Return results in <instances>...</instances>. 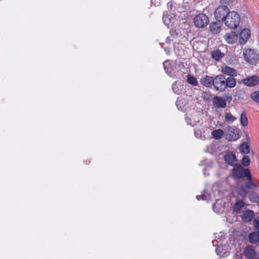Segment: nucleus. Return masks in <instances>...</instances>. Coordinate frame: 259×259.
Returning <instances> with one entry per match:
<instances>
[{
	"label": "nucleus",
	"mask_w": 259,
	"mask_h": 259,
	"mask_svg": "<svg viewBox=\"0 0 259 259\" xmlns=\"http://www.w3.org/2000/svg\"><path fill=\"white\" fill-rule=\"evenodd\" d=\"M194 135L195 137L199 139L204 140L205 139V137L201 134V132L200 130H194Z\"/></svg>",
	"instance_id": "35"
},
{
	"label": "nucleus",
	"mask_w": 259,
	"mask_h": 259,
	"mask_svg": "<svg viewBox=\"0 0 259 259\" xmlns=\"http://www.w3.org/2000/svg\"><path fill=\"white\" fill-rule=\"evenodd\" d=\"M245 140H246V141L244 142H247L248 144H249L250 138L249 136V134L248 133H246L245 134Z\"/></svg>",
	"instance_id": "41"
},
{
	"label": "nucleus",
	"mask_w": 259,
	"mask_h": 259,
	"mask_svg": "<svg viewBox=\"0 0 259 259\" xmlns=\"http://www.w3.org/2000/svg\"><path fill=\"white\" fill-rule=\"evenodd\" d=\"M222 71L224 74L229 75V76H237V72L236 70L229 66H226L223 68Z\"/></svg>",
	"instance_id": "18"
},
{
	"label": "nucleus",
	"mask_w": 259,
	"mask_h": 259,
	"mask_svg": "<svg viewBox=\"0 0 259 259\" xmlns=\"http://www.w3.org/2000/svg\"><path fill=\"white\" fill-rule=\"evenodd\" d=\"M226 77L224 75H219L214 78L213 86L219 92H224L226 89Z\"/></svg>",
	"instance_id": "8"
},
{
	"label": "nucleus",
	"mask_w": 259,
	"mask_h": 259,
	"mask_svg": "<svg viewBox=\"0 0 259 259\" xmlns=\"http://www.w3.org/2000/svg\"><path fill=\"white\" fill-rule=\"evenodd\" d=\"M151 3L155 6H159L160 5V0H151Z\"/></svg>",
	"instance_id": "38"
},
{
	"label": "nucleus",
	"mask_w": 259,
	"mask_h": 259,
	"mask_svg": "<svg viewBox=\"0 0 259 259\" xmlns=\"http://www.w3.org/2000/svg\"><path fill=\"white\" fill-rule=\"evenodd\" d=\"M217 187V185H213L212 186V192L213 193L214 195H215V189Z\"/></svg>",
	"instance_id": "43"
},
{
	"label": "nucleus",
	"mask_w": 259,
	"mask_h": 259,
	"mask_svg": "<svg viewBox=\"0 0 259 259\" xmlns=\"http://www.w3.org/2000/svg\"><path fill=\"white\" fill-rule=\"evenodd\" d=\"M212 137L215 140H219L225 136V131L222 129L213 130L211 133Z\"/></svg>",
	"instance_id": "23"
},
{
	"label": "nucleus",
	"mask_w": 259,
	"mask_h": 259,
	"mask_svg": "<svg viewBox=\"0 0 259 259\" xmlns=\"http://www.w3.org/2000/svg\"><path fill=\"white\" fill-rule=\"evenodd\" d=\"M179 65H180V66L181 65H182V66H184V65H182V64H179Z\"/></svg>",
	"instance_id": "49"
},
{
	"label": "nucleus",
	"mask_w": 259,
	"mask_h": 259,
	"mask_svg": "<svg viewBox=\"0 0 259 259\" xmlns=\"http://www.w3.org/2000/svg\"><path fill=\"white\" fill-rule=\"evenodd\" d=\"M241 163L244 166H247L250 163V159L248 156H243L242 159Z\"/></svg>",
	"instance_id": "31"
},
{
	"label": "nucleus",
	"mask_w": 259,
	"mask_h": 259,
	"mask_svg": "<svg viewBox=\"0 0 259 259\" xmlns=\"http://www.w3.org/2000/svg\"><path fill=\"white\" fill-rule=\"evenodd\" d=\"M187 81L189 83L194 86H196L198 84L196 78L194 76L189 74L187 75Z\"/></svg>",
	"instance_id": "29"
},
{
	"label": "nucleus",
	"mask_w": 259,
	"mask_h": 259,
	"mask_svg": "<svg viewBox=\"0 0 259 259\" xmlns=\"http://www.w3.org/2000/svg\"><path fill=\"white\" fill-rule=\"evenodd\" d=\"M250 97L253 101L259 104V91L252 92L251 94Z\"/></svg>",
	"instance_id": "30"
},
{
	"label": "nucleus",
	"mask_w": 259,
	"mask_h": 259,
	"mask_svg": "<svg viewBox=\"0 0 259 259\" xmlns=\"http://www.w3.org/2000/svg\"><path fill=\"white\" fill-rule=\"evenodd\" d=\"M194 25L198 28H203L206 27L209 23L208 16L203 13L197 14L193 19Z\"/></svg>",
	"instance_id": "7"
},
{
	"label": "nucleus",
	"mask_w": 259,
	"mask_h": 259,
	"mask_svg": "<svg viewBox=\"0 0 259 259\" xmlns=\"http://www.w3.org/2000/svg\"><path fill=\"white\" fill-rule=\"evenodd\" d=\"M235 76H229L228 78H226L225 82L226 85V88L229 87L230 88H233L235 87L236 84V81L234 78Z\"/></svg>",
	"instance_id": "24"
},
{
	"label": "nucleus",
	"mask_w": 259,
	"mask_h": 259,
	"mask_svg": "<svg viewBox=\"0 0 259 259\" xmlns=\"http://www.w3.org/2000/svg\"><path fill=\"white\" fill-rule=\"evenodd\" d=\"M205 169H206V168H204V171H205ZM204 175L205 176H206V173H205V171H204Z\"/></svg>",
	"instance_id": "48"
},
{
	"label": "nucleus",
	"mask_w": 259,
	"mask_h": 259,
	"mask_svg": "<svg viewBox=\"0 0 259 259\" xmlns=\"http://www.w3.org/2000/svg\"><path fill=\"white\" fill-rule=\"evenodd\" d=\"M241 133L238 128L228 126L225 130V138L229 142H234L239 139Z\"/></svg>",
	"instance_id": "4"
},
{
	"label": "nucleus",
	"mask_w": 259,
	"mask_h": 259,
	"mask_svg": "<svg viewBox=\"0 0 259 259\" xmlns=\"http://www.w3.org/2000/svg\"><path fill=\"white\" fill-rule=\"evenodd\" d=\"M212 104L217 108H225L227 106V100L223 97L215 96L213 99Z\"/></svg>",
	"instance_id": "12"
},
{
	"label": "nucleus",
	"mask_w": 259,
	"mask_h": 259,
	"mask_svg": "<svg viewBox=\"0 0 259 259\" xmlns=\"http://www.w3.org/2000/svg\"><path fill=\"white\" fill-rule=\"evenodd\" d=\"M240 16L238 13L236 11H230L226 18L224 24L228 28L230 29H235L239 25L240 22Z\"/></svg>",
	"instance_id": "2"
},
{
	"label": "nucleus",
	"mask_w": 259,
	"mask_h": 259,
	"mask_svg": "<svg viewBox=\"0 0 259 259\" xmlns=\"http://www.w3.org/2000/svg\"><path fill=\"white\" fill-rule=\"evenodd\" d=\"M216 253L221 258L225 257L229 254V252L223 246H218L215 248Z\"/></svg>",
	"instance_id": "17"
},
{
	"label": "nucleus",
	"mask_w": 259,
	"mask_h": 259,
	"mask_svg": "<svg viewBox=\"0 0 259 259\" xmlns=\"http://www.w3.org/2000/svg\"><path fill=\"white\" fill-rule=\"evenodd\" d=\"M255 193H252V194L249 195V199L251 202H255V198L254 197V195H255Z\"/></svg>",
	"instance_id": "40"
},
{
	"label": "nucleus",
	"mask_w": 259,
	"mask_h": 259,
	"mask_svg": "<svg viewBox=\"0 0 259 259\" xmlns=\"http://www.w3.org/2000/svg\"><path fill=\"white\" fill-rule=\"evenodd\" d=\"M240 217L242 221L245 223H249L253 221L255 217L254 211L249 209L243 211Z\"/></svg>",
	"instance_id": "9"
},
{
	"label": "nucleus",
	"mask_w": 259,
	"mask_h": 259,
	"mask_svg": "<svg viewBox=\"0 0 259 259\" xmlns=\"http://www.w3.org/2000/svg\"><path fill=\"white\" fill-rule=\"evenodd\" d=\"M170 13L164 12L163 15V22L167 27L171 26L175 23V18L170 16Z\"/></svg>",
	"instance_id": "16"
},
{
	"label": "nucleus",
	"mask_w": 259,
	"mask_h": 259,
	"mask_svg": "<svg viewBox=\"0 0 259 259\" xmlns=\"http://www.w3.org/2000/svg\"><path fill=\"white\" fill-rule=\"evenodd\" d=\"M250 36V31L249 29L245 28L241 30L238 38V43L241 45L245 44Z\"/></svg>",
	"instance_id": "11"
},
{
	"label": "nucleus",
	"mask_w": 259,
	"mask_h": 259,
	"mask_svg": "<svg viewBox=\"0 0 259 259\" xmlns=\"http://www.w3.org/2000/svg\"><path fill=\"white\" fill-rule=\"evenodd\" d=\"M221 24L217 22L211 23L209 25L210 31L214 34H217L220 32L221 30Z\"/></svg>",
	"instance_id": "21"
},
{
	"label": "nucleus",
	"mask_w": 259,
	"mask_h": 259,
	"mask_svg": "<svg viewBox=\"0 0 259 259\" xmlns=\"http://www.w3.org/2000/svg\"><path fill=\"white\" fill-rule=\"evenodd\" d=\"M186 121L188 124L191 125L193 126H194L195 124V123H194L192 122L191 119L188 117L186 118Z\"/></svg>",
	"instance_id": "39"
},
{
	"label": "nucleus",
	"mask_w": 259,
	"mask_h": 259,
	"mask_svg": "<svg viewBox=\"0 0 259 259\" xmlns=\"http://www.w3.org/2000/svg\"><path fill=\"white\" fill-rule=\"evenodd\" d=\"M201 97L203 99V100L205 101L209 102L212 98V95L210 93H208L206 92H203L202 93Z\"/></svg>",
	"instance_id": "32"
},
{
	"label": "nucleus",
	"mask_w": 259,
	"mask_h": 259,
	"mask_svg": "<svg viewBox=\"0 0 259 259\" xmlns=\"http://www.w3.org/2000/svg\"><path fill=\"white\" fill-rule=\"evenodd\" d=\"M253 225L256 230L259 231V213H257L254 219Z\"/></svg>",
	"instance_id": "33"
},
{
	"label": "nucleus",
	"mask_w": 259,
	"mask_h": 259,
	"mask_svg": "<svg viewBox=\"0 0 259 259\" xmlns=\"http://www.w3.org/2000/svg\"><path fill=\"white\" fill-rule=\"evenodd\" d=\"M224 38L228 44H233L237 41L238 35L235 31H231L226 33L224 36Z\"/></svg>",
	"instance_id": "13"
},
{
	"label": "nucleus",
	"mask_w": 259,
	"mask_h": 259,
	"mask_svg": "<svg viewBox=\"0 0 259 259\" xmlns=\"http://www.w3.org/2000/svg\"><path fill=\"white\" fill-rule=\"evenodd\" d=\"M222 5H229L232 3L233 0H219Z\"/></svg>",
	"instance_id": "37"
},
{
	"label": "nucleus",
	"mask_w": 259,
	"mask_h": 259,
	"mask_svg": "<svg viewBox=\"0 0 259 259\" xmlns=\"http://www.w3.org/2000/svg\"><path fill=\"white\" fill-rule=\"evenodd\" d=\"M163 65L165 72L170 77H174L179 71L180 65H178L176 61L166 60Z\"/></svg>",
	"instance_id": "5"
},
{
	"label": "nucleus",
	"mask_w": 259,
	"mask_h": 259,
	"mask_svg": "<svg viewBox=\"0 0 259 259\" xmlns=\"http://www.w3.org/2000/svg\"><path fill=\"white\" fill-rule=\"evenodd\" d=\"M241 153L247 154L250 152L249 145L247 142H243L239 147Z\"/></svg>",
	"instance_id": "22"
},
{
	"label": "nucleus",
	"mask_w": 259,
	"mask_h": 259,
	"mask_svg": "<svg viewBox=\"0 0 259 259\" xmlns=\"http://www.w3.org/2000/svg\"><path fill=\"white\" fill-rule=\"evenodd\" d=\"M248 239L251 243H255L259 241V231L250 233L248 235Z\"/></svg>",
	"instance_id": "19"
},
{
	"label": "nucleus",
	"mask_w": 259,
	"mask_h": 259,
	"mask_svg": "<svg viewBox=\"0 0 259 259\" xmlns=\"http://www.w3.org/2000/svg\"><path fill=\"white\" fill-rule=\"evenodd\" d=\"M245 206V203L242 200H237L233 206V210L236 213H240L241 209Z\"/></svg>",
	"instance_id": "20"
},
{
	"label": "nucleus",
	"mask_w": 259,
	"mask_h": 259,
	"mask_svg": "<svg viewBox=\"0 0 259 259\" xmlns=\"http://www.w3.org/2000/svg\"><path fill=\"white\" fill-rule=\"evenodd\" d=\"M242 82L245 85L253 87L259 83V77L257 75H252L243 79Z\"/></svg>",
	"instance_id": "14"
},
{
	"label": "nucleus",
	"mask_w": 259,
	"mask_h": 259,
	"mask_svg": "<svg viewBox=\"0 0 259 259\" xmlns=\"http://www.w3.org/2000/svg\"><path fill=\"white\" fill-rule=\"evenodd\" d=\"M225 119L226 122L232 123L234 122L237 119V118L232 115L231 113L228 112L225 114Z\"/></svg>",
	"instance_id": "28"
},
{
	"label": "nucleus",
	"mask_w": 259,
	"mask_h": 259,
	"mask_svg": "<svg viewBox=\"0 0 259 259\" xmlns=\"http://www.w3.org/2000/svg\"><path fill=\"white\" fill-rule=\"evenodd\" d=\"M199 197H200V196H199V195H197V196H196V198L197 199V200H200V199H199Z\"/></svg>",
	"instance_id": "47"
},
{
	"label": "nucleus",
	"mask_w": 259,
	"mask_h": 259,
	"mask_svg": "<svg viewBox=\"0 0 259 259\" xmlns=\"http://www.w3.org/2000/svg\"><path fill=\"white\" fill-rule=\"evenodd\" d=\"M176 106H177L178 109L183 111V110L184 109V107L183 106L181 105V100H179V99H178L176 101Z\"/></svg>",
	"instance_id": "36"
},
{
	"label": "nucleus",
	"mask_w": 259,
	"mask_h": 259,
	"mask_svg": "<svg viewBox=\"0 0 259 259\" xmlns=\"http://www.w3.org/2000/svg\"><path fill=\"white\" fill-rule=\"evenodd\" d=\"M243 56L245 61L251 65H255L259 62V54L254 49L245 48Z\"/></svg>",
	"instance_id": "3"
},
{
	"label": "nucleus",
	"mask_w": 259,
	"mask_h": 259,
	"mask_svg": "<svg viewBox=\"0 0 259 259\" xmlns=\"http://www.w3.org/2000/svg\"><path fill=\"white\" fill-rule=\"evenodd\" d=\"M243 253L245 259H254L256 256V251L254 248L250 245L245 247Z\"/></svg>",
	"instance_id": "10"
},
{
	"label": "nucleus",
	"mask_w": 259,
	"mask_h": 259,
	"mask_svg": "<svg viewBox=\"0 0 259 259\" xmlns=\"http://www.w3.org/2000/svg\"><path fill=\"white\" fill-rule=\"evenodd\" d=\"M201 198L203 200H208L210 198V195L203 190L201 195Z\"/></svg>",
	"instance_id": "34"
},
{
	"label": "nucleus",
	"mask_w": 259,
	"mask_h": 259,
	"mask_svg": "<svg viewBox=\"0 0 259 259\" xmlns=\"http://www.w3.org/2000/svg\"><path fill=\"white\" fill-rule=\"evenodd\" d=\"M217 203L214 204L213 205L212 208H213V209L214 211H215V212H219V211H217L215 210V208H216V207H217Z\"/></svg>",
	"instance_id": "44"
},
{
	"label": "nucleus",
	"mask_w": 259,
	"mask_h": 259,
	"mask_svg": "<svg viewBox=\"0 0 259 259\" xmlns=\"http://www.w3.org/2000/svg\"><path fill=\"white\" fill-rule=\"evenodd\" d=\"M164 50H165V51L166 52V53H167V54H168V52H169V49H167V48H165V49H164Z\"/></svg>",
	"instance_id": "46"
},
{
	"label": "nucleus",
	"mask_w": 259,
	"mask_h": 259,
	"mask_svg": "<svg viewBox=\"0 0 259 259\" xmlns=\"http://www.w3.org/2000/svg\"><path fill=\"white\" fill-rule=\"evenodd\" d=\"M225 162L233 168L231 171V177L234 180L246 179L243 183H239L236 187V193L242 199H245L249 191L256 189L257 185L254 182L253 179L249 168H244L240 164L237 163V159L233 152L228 151L223 155Z\"/></svg>",
	"instance_id": "1"
},
{
	"label": "nucleus",
	"mask_w": 259,
	"mask_h": 259,
	"mask_svg": "<svg viewBox=\"0 0 259 259\" xmlns=\"http://www.w3.org/2000/svg\"><path fill=\"white\" fill-rule=\"evenodd\" d=\"M167 5V8L168 9H170V10H172L173 5H172V3L171 2L168 3Z\"/></svg>",
	"instance_id": "42"
},
{
	"label": "nucleus",
	"mask_w": 259,
	"mask_h": 259,
	"mask_svg": "<svg viewBox=\"0 0 259 259\" xmlns=\"http://www.w3.org/2000/svg\"><path fill=\"white\" fill-rule=\"evenodd\" d=\"M240 124L243 126H246L248 125V119L245 112H242L240 115Z\"/></svg>",
	"instance_id": "27"
},
{
	"label": "nucleus",
	"mask_w": 259,
	"mask_h": 259,
	"mask_svg": "<svg viewBox=\"0 0 259 259\" xmlns=\"http://www.w3.org/2000/svg\"><path fill=\"white\" fill-rule=\"evenodd\" d=\"M229 12L227 6L221 5L215 10L214 16L218 22H224Z\"/></svg>",
	"instance_id": "6"
},
{
	"label": "nucleus",
	"mask_w": 259,
	"mask_h": 259,
	"mask_svg": "<svg viewBox=\"0 0 259 259\" xmlns=\"http://www.w3.org/2000/svg\"><path fill=\"white\" fill-rule=\"evenodd\" d=\"M211 54L212 58L215 60H219L224 56V54L219 49L213 51Z\"/></svg>",
	"instance_id": "25"
},
{
	"label": "nucleus",
	"mask_w": 259,
	"mask_h": 259,
	"mask_svg": "<svg viewBox=\"0 0 259 259\" xmlns=\"http://www.w3.org/2000/svg\"><path fill=\"white\" fill-rule=\"evenodd\" d=\"M182 85L178 82H175L172 85V90L176 94L180 95L181 93Z\"/></svg>",
	"instance_id": "26"
},
{
	"label": "nucleus",
	"mask_w": 259,
	"mask_h": 259,
	"mask_svg": "<svg viewBox=\"0 0 259 259\" xmlns=\"http://www.w3.org/2000/svg\"><path fill=\"white\" fill-rule=\"evenodd\" d=\"M170 39H169V37H167L166 38V42H167V43L169 44V43H170Z\"/></svg>",
	"instance_id": "45"
},
{
	"label": "nucleus",
	"mask_w": 259,
	"mask_h": 259,
	"mask_svg": "<svg viewBox=\"0 0 259 259\" xmlns=\"http://www.w3.org/2000/svg\"><path fill=\"white\" fill-rule=\"evenodd\" d=\"M214 78L209 76L207 75H205L202 76L200 79V83L203 86L207 88H210L213 85Z\"/></svg>",
	"instance_id": "15"
}]
</instances>
